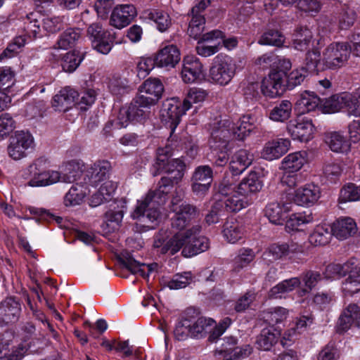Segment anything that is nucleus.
Segmentation results:
<instances>
[{"instance_id": "obj_17", "label": "nucleus", "mask_w": 360, "mask_h": 360, "mask_svg": "<svg viewBox=\"0 0 360 360\" xmlns=\"http://www.w3.org/2000/svg\"><path fill=\"white\" fill-rule=\"evenodd\" d=\"M321 38H314L313 32L307 27H300L296 30L292 47L300 51H313L319 49Z\"/></svg>"}, {"instance_id": "obj_20", "label": "nucleus", "mask_w": 360, "mask_h": 360, "mask_svg": "<svg viewBox=\"0 0 360 360\" xmlns=\"http://www.w3.org/2000/svg\"><path fill=\"white\" fill-rule=\"evenodd\" d=\"M321 197V189L317 184L310 182L299 187L293 197L294 202L302 206H311Z\"/></svg>"}, {"instance_id": "obj_21", "label": "nucleus", "mask_w": 360, "mask_h": 360, "mask_svg": "<svg viewBox=\"0 0 360 360\" xmlns=\"http://www.w3.org/2000/svg\"><path fill=\"white\" fill-rule=\"evenodd\" d=\"M290 147V141L279 138L267 141L261 150V158L269 161L280 158L288 152Z\"/></svg>"}, {"instance_id": "obj_54", "label": "nucleus", "mask_w": 360, "mask_h": 360, "mask_svg": "<svg viewBox=\"0 0 360 360\" xmlns=\"http://www.w3.org/2000/svg\"><path fill=\"white\" fill-rule=\"evenodd\" d=\"M82 172L80 165L75 161L68 162L63 172H60V182L70 184L75 181Z\"/></svg>"}, {"instance_id": "obj_63", "label": "nucleus", "mask_w": 360, "mask_h": 360, "mask_svg": "<svg viewBox=\"0 0 360 360\" xmlns=\"http://www.w3.org/2000/svg\"><path fill=\"white\" fill-rule=\"evenodd\" d=\"M15 128V122L8 113L0 115V140L4 139Z\"/></svg>"}, {"instance_id": "obj_34", "label": "nucleus", "mask_w": 360, "mask_h": 360, "mask_svg": "<svg viewBox=\"0 0 360 360\" xmlns=\"http://www.w3.org/2000/svg\"><path fill=\"white\" fill-rule=\"evenodd\" d=\"M326 143L335 153H347L350 150V143L346 137L338 131L329 132L326 136Z\"/></svg>"}, {"instance_id": "obj_18", "label": "nucleus", "mask_w": 360, "mask_h": 360, "mask_svg": "<svg viewBox=\"0 0 360 360\" xmlns=\"http://www.w3.org/2000/svg\"><path fill=\"white\" fill-rule=\"evenodd\" d=\"M352 326L360 328V307L349 304L342 311L336 326L338 333H345Z\"/></svg>"}, {"instance_id": "obj_25", "label": "nucleus", "mask_w": 360, "mask_h": 360, "mask_svg": "<svg viewBox=\"0 0 360 360\" xmlns=\"http://www.w3.org/2000/svg\"><path fill=\"white\" fill-rule=\"evenodd\" d=\"M120 259L123 266L134 274H139L143 277L149 274L157 268V264H146L137 262L130 252L124 251L121 253Z\"/></svg>"}, {"instance_id": "obj_38", "label": "nucleus", "mask_w": 360, "mask_h": 360, "mask_svg": "<svg viewBox=\"0 0 360 360\" xmlns=\"http://www.w3.org/2000/svg\"><path fill=\"white\" fill-rule=\"evenodd\" d=\"M351 94L343 93L341 94L333 95L326 99L323 106L328 113L336 112L343 108H346L349 113V105Z\"/></svg>"}, {"instance_id": "obj_64", "label": "nucleus", "mask_w": 360, "mask_h": 360, "mask_svg": "<svg viewBox=\"0 0 360 360\" xmlns=\"http://www.w3.org/2000/svg\"><path fill=\"white\" fill-rule=\"evenodd\" d=\"M175 338L178 340H185L191 337L190 319L184 318L176 324L174 331Z\"/></svg>"}, {"instance_id": "obj_45", "label": "nucleus", "mask_w": 360, "mask_h": 360, "mask_svg": "<svg viewBox=\"0 0 360 360\" xmlns=\"http://www.w3.org/2000/svg\"><path fill=\"white\" fill-rule=\"evenodd\" d=\"M80 35L81 32L79 30L68 28L60 35L57 42L54 45V48L63 50L71 48L79 39Z\"/></svg>"}, {"instance_id": "obj_39", "label": "nucleus", "mask_w": 360, "mask_h": 360, "mask_svg": "<svg viewBox=\"0 0 360 360\" xmlns=\"http://www.w3.org/2000/svg\"><path fill=\"white\" fill-rule=\"evenodd\" d=\"M321 103V99L312 91H305L302 93L296 102V108L300 113H306L316 110Z\"/></svg>"}, {"instance_id": "obj_48", "label": "nucleus", "mask_w": 360, "mask_h": 360, "mask_svg": "<svg viewBox=\"0 0 360 360\" xmlns=\"http://www.w3.org/2000/svg\"><path fill=\"white\" fill-rule=\"evenodd\" d=\"M280 333L272 328H264L257 340V345L261 349L268 351L277 342Z\"/></svg>"}, {"instance_id": "obj_60", "label": "nucleus", "mask_w": 360, "mask_h": 360, "mask_svg": "<svg viewBox=\"0 0 360 360\" xmlns=\"http://www.w3.org/2000/svg\"><path fill=\"white\" fill-rule=\"evenodd\" d=\"M43 33H54L63 28V18L60 17H41Z\"/></svg>"}, {"instance_id": "obj_32", "label": "nucleus", "mask_w": 360, "mask_h": 360, "mask_svg": "<svg viewBox=\"0 0 360 360\" xmlns=\"http://www.w3.org/2000/svg\"><path fill=\"white\" fill-rule=\"evenodd\" d=\"M223 236L230 243H236L242 240L245 236L243 224L239 221L229 219L223 226Z\"/></svg>"}, {"instance_id": "obj_41", "label": "nucleus", "mask_w": 360, "mask_h": 360, "mask_svg": "<svg viewBox=\"0 0 360 360\" xmlns=\"http://www.w3.org/2000/svg\"><path fill=\"white\" fill-rule=\"evenodd\" d=\"M27 350V346L22 344H19L17 346L13 345L10 348L9 343L2 340V342L0 343V359L20 360L22 358Z\"/></svg>"}, {"instance_id": "obj_27", "label": "nucleus", "mask_w": 360, "mask_h": 360, "mask_svg": "<svg viewBox=\"0 0 360 360\" xmlns=\"http://www.w3.org/2000/svg\"><path fill=\"white\" fill-rule=\"evenodd\" d=\"M155 59L159 68H174L180 60V52L174 45L166 46L157 53Z\"/></svg>"}, {"instance_id": "obj_11", "label": "nucleus", "mask_w": 360, "mask_h": 360, "mask_svg": "<svg viewBox=\"0 0 360 360\" xmlns=\"http://www.w3.org/2000/svg\"><path fill=\"white\" fill-rule=\"evenodd\" d=\"M34 146V138L29 131H17L9 139L7 152L13 160H20L27 156V151Z\"/></svg>"}, {"instance_id": "obj_42", "label": "nucleus", "mask_w": 360, "mask_h": 360, "mask_svg": "<svg viewBox=\"0 0 360 360\" xmlns=\"http://www.w3.org/2000/svg\"><path fill=\"white\" fill-rule=\"evenodd\" d=\"M304 156L301 152H295L288 154L281 161L280 169L288 172L300 171L305 163Z\"/></svg>"}, {"instance_id": "obj_47", "label": "nucleus", "mask_w": 360, "mask_h": 360, "mask_svg": "<svg viewBox=\"0 0 360 360\" xmlns=\"http://www.w3.org/2000/svg\"><path fill=\"white\" fill-rule=\"evenodd\" d=\"M24 30L29 37H41L44 33L41 16L37 18L34 13L28 15L24 22Z\"/></svg>"}, {"instance_id": "obj_55", "label": "nucleus", "mask_w": 360, "mask_h": 360, "mask_svg": "<svg viewBox=\"0 0 360 360\" xmlns=\"http://www.w3.org/2000/svg\"><path fill=\"white\" fill-rule=\"evenodd\" d=\"M285 41V37L278 30H268L265 32L259 39L261 45L281 46Z\"/></svg>"}, {"instance_id": "obj_6", "label": "nucleus", "mask_w": 360, "mask_h": 360, "mask_svg": "<svg viewBox=\"0 0 360 360\" xmlns=\"http://www.w3.org/2000/svg\"><path fill=\"white\" fill-rule=\"evenodd\" d=\"M44 162L43 158H39L27 167L25 175L30 177V186L46 187L60 182V172L43 168Z\"/></svg>"}, {"instance_id": "obj_24", "label": "nucleus", "mask_w": 360, "mask_h": 360, "mask_svg": "<svg viewBox=\"0 0 360 360\" xmlns=\"http://www.w3.org/2000/svg\"><path fill=\"white\" fill-rule=\"evenodd\" d=\"M136 15V10L133 5H120L113 10L110 16V25L122 29L128 25Z\"/></svg>"}, {"instance_id": "obj_13", "label": "nucleus", "mask_w": 360, "mask_h": 360, "mask_svg": "<svg viewBox=\"0 0 360 360\" xmlns=\"http://www.w3.org/2000/svg\"><path fill=\"white\" fill-rule=\"evenodd\" d=\"M287 130L292 139L307 142L313 139L315 127L311 120L299 116L289 122Z\"/></svg>"}, {"instance_id": "obj_59", "label": "nucleus", "mask_w": 360, "mask_h": 360, "mask_svg": "<svg viewBox=\"0 0 360 360\" xmlns=\"http://www.w3.org/2000/svg\"><path fill=\"white\" fill-rule=\"evenodd\" d=\"M288 252V247L285 244L271 245L263 254L264 259L269 262L276 260L285 256Z\"/></svg>"}, {"instance_id": "obj_19", "label": "nucleus", "mask_w": 360, "mask_h": 360, "mask_svg": "<svg viewBox=\"0 0 360 360\" xmlns=\"http://www.w3.org/2000/svg\"><path fill=\"white\" fill-rule=\"evenodd\" d=\"M225 120H229L231 124L230 126L231 139L234 137L238 140H243L255 128L256 120L249 114L241 116L236 123H233L229 119L221 120L217 123V126L214 128H219L220 123Z\"/></svg>"}, {"instance_id": "obj_9", "label": "nucleus", "mask_w": 360, "mask_h": 360, "mask_svg": "<svg viewBox=\"0 0 360 360\" xmlns=\"http://www.w3.org/2000/svg\"><path fill=\"white\" fill-rule=\"evenodd\" d=\"M171 210L174 213L171 217L172 231L186 232L191 219L195 215V208L176 195L172 200Z\"/></svg>"}, {"instance_id": "obj_5", "label": "nucleus", "mask_w": 360, "mask_h": 360, "mask_svg": "<svg viewBox=\"0 0 360 360\" xmlns=\"http://www.w3.org/2000/svg\"><path fill=\"white\" fill-rule=\"evenodd\" d=\"M190 237L188 229L186 232L161 229L154 236L153 247L158 253L174 255L186 246Z\"/></svg>"}, {"instance_id": "obj_37", "label": "nucleus", "mask_w": 360, "mask_h": 360, "mask_svg": "<svg viewBox=\"0 0 360 360\" xmlns=\"http://www.w3.org/2000/svg\"><path fill=\"white\" fill-rule=\"evenodd\" d=\"M333 236L330 225L326 224H319L310 234L309 241L315 246L325 245L330 242Z\"/></svg>"}, {"instance_id": "obj_61", "label": "nucleus", "mask_w": 360, "mask_h": 360, "mask_svg": "<svg viewBox=\"0 0 360 360\" xmlns=\"http://www.w3.org/2000/svg\"><path fill=\"white\" fill-rule=\"evenodd\" d=\"M255 258V254L250 249H243L239 251L238 255L233 260L234 269L239 271L248 266Z\"/></svg>"}, {"instance_id": "obj_53", "label": "nucleus", "mask_w": 360, "mask_h": 360, "mask_svg": "<svg viewBox=\"0 0 360 360\" xmlns=\"http://www.w3.org/2000/svg\"><path fill=\"white\" fill-rule=\"evenodd\" d=\"M83 60V55L78 51H71L65 53L62 60V68L68 72H74Z\"/></svg>"}, {"instance_id": "obj_10", "label": "nucleus", "mask_w": 360, "mask_h": 360, "mask_svg": "<svg viewBox=\"0 0 360 360\" xmlns=\"http://www.w3.org/2000/svg\"><path fill=\"white\" fill-rule=\"evenodd\" d=\"M186 111L184 103L178 98H171L163 103L160 110V120L165 126L170 128L171 136Z\"/></svg>"}, {"instance_id": "obj_2", "label": "nucleus", "mask_w": 360, "mask_h": 360, "mask_svg": "<svg viewBox=\"0 0 360 360\" xmlns=\"http://www.w3.org/2000/svg\"><path fill=\"white\" fill-rule=\"evenodd\" d=\"M350 55V50L346 43H332L323 51L314 49L306 53V68L309 72L325 70H335L345 65Z\"/></svg>"}, {"instance_id": "obj_12", "label": "nucleus", "mask_w": 360, "mask_h": 360, "mask_svg": "<svg viewBox=\"0 0 360 360\" xmlns=\"http://www.w3.org/2000/svg\"><path fill=\"white\" fill-rule=\"evenodd\" d=\"M93 48L102 54H108L112 47V37L98 23L91 24L87 30Z\"/></svg>"}, {"instance_id": "obj_49", "label": "nucleus", "mask_w": 360, "mask_h": 360, "mask_svg": "<svg viewBox=\"0 0 360 360\" xmlns=\"http://www.w3.org/2000/svg\"><path fill=\"white\" fill-rule=\"evenodd\" d=\"M313 221L311 214H307L306 213H296L290 215L285 223V229L287 231L290 232L293 231H298L302 227L307 224Z\"/></svg>"}, {"instance_id": "obj_31", "label": "nucleus", "mask_w": 360, "mask_h": 360, "mask_svg": "<svg viewBox=\"0 0 360 360\" xmlns=\"http://www.w3.org/2000/svg\"><path fill=\"white\" fill-rule=\"evenodd\" d=\"M253 155L246 150L237 151L231 158L229 169L233 176L242 174L252 162Z\"/></svg>"}, {"instance_id": "obj_14", "label": "nucleus", "mask_w": 360, "mask_h": 360, "mask_svg": "<svg viewBox=\"0 0 360 360\" xmlns=\"http://www.w3.org/2000/svg\"><path fill=\"white\" fill-rule=\"evenodd\" d=\"M286 73L283 71H271L267 77L264 78L261 85L262 94L270 98H275L283 94L285 91V81Z\"/></svg>"}, {"instance_id": "obj_23", "label": "nucleus", "mask_w": 360, "mask_h": 360, "mask_svg": "<svg viewBox=\"0 0 360 360\" xmlns=\"http://www.w3.org/2000/svg\"><path fill=\"white\" fill-rule=\"evenodd\" d=\"M79 97L78 92L69 86L62 89L52 99V108L56 111L65 112L75 105Z\"/></svg>"}, {"instance_id": "obj_29", "label": "nucleus", "mask_w": 360, "mask_h": 360, "mask_svg": "<svg viewBox=\"0 0 360 360\" xmlns=\"http://www.w3.org/2000/svg\"><path fill=\"white\" fill-rule=\"evenodd\" d=\"M20 312V304L14 298L9 297L0 304V323L8 324L15 322Z\"/></svg>"}, {"instance_id": "obj_36", "label": "nucleus", "mask_w": 360, "mask_h": 360, "mask_svg": "<svg viewBox=\"0 0 360 360\" xmlns=\"http://www.w3.org/2000/svg\"><path fill=\"white\" fill-rule=\"evenodd\" d=\"M214 321L210 318L198 317L190 319L191 333L193 338H202L211 330Z\"/></svg>"}, {"instance_id": "obj_43", "label": "nucleus", "mask_w": 360, "mask_h": 360, "mask_svg": "<svg viewBox=\"0 0 360 360\" xmlns=\"http://www.w3.org/2000/svg\"><path fill=\"white\" fill-rule=\"evenodd\" d=\"M217 200L223 204L224 210L227 212H238L249 204L248 199L238 193L225 198H217Z\"/></svg>"}, {"instance_id": "obj_33", "label": "nucleus", "mask_w": 360, "mask_h": 360, "mask_svg": "<svg viewBox=\"0 0 360 360\" xmlns=\"http://www.w3.org/2000/svg\"><path fill=\"white\" fill-rule=\"evenodd\" d=\"M143 18L154 22L157 29L161 32H166L172 25V19L167 12L159 10H148L143 13Z\"/></svg>"}, {"instance_id": "obj_16", "label": "nucleus", "mask_w": 360, "mask_h": 360, "mask_svg": "<svg viewBox=\"0 0 360 360\" xmlns=\"http://www.w3.org/2000/svg\"><path fill=\"white\" fill-rule=\"evenodd\" d=\"M205 77L203 65L198 58L193 56L184 58L181 78L185 83L201 82L205 79Z\"/></svg>"}, {"instance_id": "obj_7", "label": "nucleus", "mask_w": 360, "mask_h": 360, "mask_svg": "<svg viewBox=\"0 0 360 360\" xmlns=\"http://www.w3.org/2000/svg\"><path fill=\"white\" fill-rule=\"evenodd\" d=\"M151 106L138 95L128 106L120 110L117 123L122 127H127L131 122H141L148 117Z\"/></svg>"}, {"instance_id": "obj_4", "label": "nucleus", "mask_w": 360, "mask_h": 360, "mask_svg": "<svg viewBox=\"0 0 360 360\" xmlns=\"http://www.w3.org/2000/svg\"><path fill=\"white\" fill-rule=\"evenodd\" d=\"M231 122L225 120L220 123L219 128H213L211 132L210 146L212 150V161L217 167L226 165L229 161V142L231 139Z\"/></svg>"}, {"instance_id": "obj_40", "label": "nucleus", "mask_w": 360, "mask_h": 360, "mask_svg": "<svg viewBox=\"0 0 360 360\" xmlns=\"http://www.w3.org/2000/svg\"><path fill=\"white\" fill-rule=\"evenodd\" d=\"M301 281L298 277H293L284 280L273 287L269 292L271 298L278 299L285 297V295L292 292L296 288L300 286Z\"/></svg>"}, {"instance_id": "obj_62", "label": "nucleus", "mask_w": 360, "mask_h": 360, "mask_svg": "<svg viewBox=\"0 0 360 360\" xmlns=\"http://www.w3.org/2000/svg\"><path fill=\"white\" fill-rule=\"evenodd\" d=\"M304 66L300 69H296L292 71L287 77L288 85L293 88L300 85L305 79L307 73H316L317 72H309L306 68V58L304 59Z\"/></svg>"}, {"instance_id": "obj_1", "label": "nucleus", "mask_w": 360, "mask_h": 360, "mask_svg": "<svg viewBox=\"0 0 360 360\" xmlns=\"http://www.w3.org/2000/svg\"><path fill=\"white\" fill-rule=\"evenodd\" d=\"M172 155V149L169 143L165 148L158 149L155 167L167 176L160 179L155 191H148L137 201L136 207L131 213L133 219H139L150 229H153L158 224L160 217L159 206L165 203L167 194L184 175V162L179 158H171Z\"/></svg>"}, {"instance_id": "obj_26", "label": "nucleus", "mask_w": 360, "mask_h": 360, "mask_svg": "<svg viewBox=\"0 0 360 360\" xmlns=\"http://www.w3.org/2000/svg\"><path fill=\"white\" fill-rule=\"evenodd\" d=\"M164 91L162 82L155 78L146 80L140 86L139 96L151 105H154L160 98Z\"/></svg>"}, {"instance_id": "obj_30", "label": "nucleus", "mask_w": 360, "mask_h": 360, "mask_svg": "<svg viewBox=\"0 0 360 360\" xmlns=\"http://www.w3.org/2000/svg\"><path fill=\"white\" fill-rule=\"evenodd\" d=\"M290 210V203L273 202L266 205L265 215L271 223L282 224Z\"/></svg>"}, {"instance_id": "obj_22", "label": "nucleus", "mask_w": 360, "mask_h": 360, "mask_svg": "<svg viewBox=\"0 0 360 360\" xmlns=\"http://www.w3.org/2000/svg\"><path fill=\"white\" fill-rule=\"evenodd\" d=\"M110 169L111 165L108 161H98L87 169L85 180L91 186H96L108 179Z\"/></svg>"}, {"instance_id": "obj_44", "label": "nucleus", "mask_w": 360, "mask_h": 360, "mask_svg": "<svg viewBox=\"0 0 360 360\" xmlns=\"http://www.w3.org/2000/svg\"><path fill=\"white\" fill-rule=\"evenodd\" d=\"M88 193L87 188L83 185H73L64 197V204L66 207H73L80 205Z\"/></svg>"}, {"instance_id": "obj_8", "label": "nucleus", "mask_w": 360, "mask_h": 360, "mask_svg": "<svg viewBox=\"0 0 360 360\" xmlns=\"http://www.w3.org/2000/svg\"><path fill=\"white\" fill-rule=\"evenodd\" d=\"M236 65L231 58L218 55L210 69L209 79L221 86L228 84L236 74Z\"/></svg>"}, {"instance_id": "obj_3", "label": "nucleus", "mask_w": 360, "mask_h": 360, "mask_svg": "<svg viewBox=\"0 0 360 360\" xmlns=\"http://www.w3.org/2000/svg\"><path fill=\"white\" fill-rule=\"evenodd\" d=\"M342 276L341 291L345 296H352L360 292V262L349 260L343 264H330L326 269V276Z\"/></svg>"}, {"instance_id": "obj_52", "label": "nucleus", "mask_w": 360, "mask_h": 360, "mask_svg": "<svg viewBox=\"0 0 360 360\" xmlns=\"http://www.w3.org/2000/svg\"><path fill=\"white\" fill-rule=\"evenodd\" d=\"M299 278L304 285L297 290V295L299 297H304L317 285L321 280V274L316 271H309Z\"/></svg>"}, {"instance_id": "obj_58", "label": "nucleus", "mask_w": 360, "mask_h": 360, "mask_svg": "<svg viewBox=\"0 0 360 360\" xmlns=\"http://www.w3.org/2000/svg\"><path fill=\"white\" fill-rule=\"evenodd\" d=\"M193 281V276L190 271L177 274L167 283V286L171 290L184 288Z\"/></svg>"}, {"instance_id": "obj_51", "label": "nucleus", "mask_w": 360, "mask_h": 360, "mask_svg": "<svg viewBox=\"0 0 360 360\" xmlns=\"http://www.w3.org/2000/svg\"><path fill=\"white\" fill-rule=\"evenodd\" d=\"M291 111V103L287 100L282 101L271 110L269 118L273 121L282 122L290 117Z\"/></svg>"}, {"instance_id": "obj_50", "label": "nucleus", "mask_w": 360, "mask_h": 360, "mask_svg": "<svg viewBox=\"0 0 360 360\" xmlns=\"http://www.w3.org/2000/svg\"><path fill=\"white\" fill-rule=\"evenodd\" d=\"M208 96L206 90L200 88H191L183 101L184 109L188 110L192 107V104H200L203 103Z\"/></svg>"}, {"instance_id": "obj_57", "label": "nucleus", "mask_w": 360, "mask_h": 360, "mask_svg": "<svg viewBox=\"0 0 360 360\" xmlns=\"http://www.w3.org/2000/svg\"><path fill=\"white\" fill-rule=\"evenodd\" d=\"M205 18L201 15L192 14V18L188 25V34L194 39L202 37L204 30Z\"/></svg>"}, {"instance_id": "obj_15", "label": "nucleus", "mask_w": 360, "mask_h": 360, "mask_svg": "<svg viewBox=\"0 0 360 360\" xmlns=\"http://www.w3.org/2000/svg\"><path fill=\"white\" fill-rule=\"evenodd\" d=\"M201 231V227L198 225L193 226L188 229L190 238L186 243V246L182 250V255L185 257H191L209 248V240L205 236H198Z\"/></svg>"}, {"instance_id": "obj_35", "label": "nucleus", "mask_w": 360, "mask_h": 360, "mask_svg": "<svg viewBox=\"0 0 360 360\" xmlns=\"http://www.w3.org/2000/svg\"><path fill=\"white\" fill-rule=\"evenodd\" d=\"M262 188V183L256 173H250L245 177L237 187V192L248 199V197L259 191Z\"/></svg>"}, {"instance_id": "obj_28", "label": "nucleus", "mask_w": 360, "mask_h": 360, "mask_svg": "<svg viewBox=\"0 0 360 360\" xmlns=\"http://www.w3.org/2000/svg\"><path fill=\"white\" fill-rule=\"evenodd\" d=\"M333 236L339 240H345L354 235L357 226L350 217H342L335 221L331 226Z\"/></svg>"}, {"instance_id": "obj_46", "label": "nucleus", "mask_w": 360, "mask_h": 360, "mask_svg": "<svg viewBox=\"0 0 360 360\" xmlns=\"http://www.w3.org/2000/svg\"><path fill=\"white\" fill-rule=\"evenodd\" d=\"M252 352V347L249 345H246L242 347L226 348L217 352L221 356L222 360H240L250 356Z\"/></svg>"}, {"instance_id": "obj_56", "label": "nucleus", "mask_w": 360, "mask_h": 360, "mask_svg": "<svg viewBox=\"0 0 360 360\" xmlns=\"http://www.w3.org/2000/svg\"><path fill=\"white\" fill-rule=\"evenodd\" d=\"M360 200L359 186L354 184L345 186L340 192L339 202H347Z\"/></svg>"}]
</instances>
